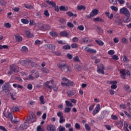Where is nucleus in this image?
Masks as SVG:
<instances>
[{
    "instance_id": "nucleus-1",
    "label": "nucleus",
    "mask_w": 131,
    "mask_h": 131,
    "mask_svg": "<svg viewBox=\"0 0 131 131\" xmlns=\"http://www.w3.org/2000/svg\"><path fill=\"white\" fill-rule=\"evenodd\" d=\"M16 72H19V67L15 64H12L10 66V70L8 72V74L12 75L13 73H16Z\"/></svg>"
},
{
    "instance_id": "nucleus-2",
    "label": "nucleus",
    "mask_w": 131,
    "mask_h": 131,
    "mask_svg": "<svg viewBox=\"0 0 131 131\" xmlns=\"http://www.w3.org/2000/svg\"><path fill=\"white\" fill-rule=\"evenodd\" d=\"M120 13V14H122V15H124L126 17H130V12H129V10L125 7L121 8Z\"/></svg>"
},
{
    "instance_id": "nucleus-3",
    "label": "nucleus",
    "mask_w": 131,
    "mask_h": 131,
    "mask_svg": "<svg viewBox=\"0 0 131 131\" xmlns=\"http://www.w3.org/2000/svg\"><path fill=\"white\" fill-rule=\"evenodd\" d=\"M104 70H105V67H104L103 64L100 63L97 66V73L99 74L104 75L105 74Z\"/></svg>"
},
{
    "instance_id": "nucleus-4",
    "label": "nucleus",
    "mask_w": 131,
    "mask_h": 131,
    "mask_svg": "<svg viewBox=\"0 0 131 131\" xmlns=\"http://www.w3.org/2000/svg\"><path fill=\"white\" fill-rule=\"evenodd\" d=\"M98 14H99V10L95 9L93 10L91 12H90V15H86V18L91 19L92 17H95V16H96V15H98Z\"/></svg>"
},
{
    "instance_id": "nucleus-5",
    "label": "nucleus",
    "mask_w": 131,
    "mask_h": 131,
    "mask_svg": "<svg viewBox=\"0 0 131 131\" xmlns=\"http://www.w3.org/2000/svg\"><path fill=\"white\" fill-rule=\"evenodd\" d=\"M46 3L50 6H52L53 8H54V10L56 12H59V6H56V3L49 0H47Z\"/></svg>"
},
{
    "instance_id": "nucleus-6",
    "label": "nucleus",
    "mask_w": 131,
    "mask_h": 131,
    "mask_svg": "<svg viewBox=\"0 0 131 131\" xmlns=\"http://www.w3.org/2000/svg\"><path fill=\"white\" fill-rule=\"evenodd\" d=\"M107 83L108 84H112L111 86L112 90H116L117 89V81H108Z\"/></svg>"
},
{
    "instance_id": "nucleus-7",
    "label": "nucleus",
    "mask_w": 131,
    "mask_h": 131,
    "mask_svg": "<svg viewBox=\"0 0 131 131\" xmlns=\"http://www.w3.org/2000/svg\"><path fill=\"white\" fill-rule=\"evenodd\" d=\"M100 110H101V105H100V104H97L92 112L93 116H95L96 114H98V113L100 112Z\"/></svg>"
},
{
    "instance_id": "nucleus-8",
    "label": "nucleus",
    "mask_w": 131,
    "mask_h": 131,
    "mask_svg": "<svg viewBox=\"0 0 131 131\" xmlns=\"http://www.w3.org/2000/svg\"><path fill=\"white\" fill-rule=\"evenodd\" d=\"M20 63L22 66H27L28 65H29L30 63H31V59H26L21 60L20 61Z\"/></svg>"
},
{
    "instance_id": "nucleus-9",
    "label": "nucleus",
    "mask_w": 131,
    "mask_h": 131,
    "mask_svg": "<svg viewBox=\"0 0 131 131\" xmlns=\"http://www.w3.org/2000/svg\"><path fill=\"white\" fill-rule=\"evenodd\" d=\"M120 74L122 79H125V77H126V71L125 69L121 70L120 71Z\"/></svg>"
},
{
    "instance_id": "nucleus-10",
    "label": "nucleus",
    "mask_w": 131,
    "mask_h": 131,
    "mask_svg": "<svg viewBox=\"0 0 131 131\" xmlns=\"http://www.w3.org/2000/svg\"><path fill=\"white\" fill-rule=\"evenodd\" d=\"M84 50L88 53H90V54H96L97 53V51H96V50L90 48L89 47H85Z\"/></svg>"
},
{
    "instance_id": "nucleus-11",
    "label": "nucleus",
    "mask_w": 131,
    "mask_h": 131,
    "mask_svg": "<svg viewBox=\"0 0 131 131\" xmlns=\"http://www.w3.org/2000/svg\"><path fill=\"white\" fill-rule=\"evenodd\" d=\"M25 34L28 38H32L34 37V35L31 33L29 31H25Z\"/></svg>"
},
{
    "instance_id": "nucleus-12",
    "label": "nucleus",
    "mask_w": 131,
    "mask_h": 131,
    "mask_svg": "<svg viewBox=\"0 0 131 131\" xmlns=\"http://www.w3.org/2000/svg\"><path fill=\"white\" fill-rule=\"evenodd\" d=\"M75 94H76V91L75 90H70L67 92L68 97H71L72 96H74Z\"/></svg>"
},
{
    "instance_id": "nucleus-13",
    "label": "nucleus",
    "mask_w": 131,
    "mask_h": 131,
    "mask_svg": "<svg viewBox=\"0 0 131 131\" xmlns=\"http://www.w3.org/2000/svg\"><path fill=\"white\" fill-rule=\"evenodd\" d=\"M16 41H17L18 42H20V41H22V36H21L19 34H16L14 35Z\"/></svg>"
},
{
    "instance_id": "nucleus-14",
    "label": "nucleus",
    "mask_w": 131,
    "mask_h": 131,
    "mask_svg": "<svg viewBox=\"0 0 131 131\" xmlns=\"http://www.w3.org/2000/svg\"><path fill=\"white\" fill-rule=\"evenodd\" d=\"M29 120H30V121H31L32 122H35V120H36L35 116H34V114H33V113L30 114Z\"/></svg>"
},
{
    "instance_id": "nucleus-15",
    "label": "nucleus",
    "mask_w": 131,
    "mask_h": 131,
    "mask_svg": "<svg viewBox=\"0 0 131 131\" xmlns=\"http://www.w3.org/2000/svg\"><path fill=\"white\" fill-rule=\"evenodd\" d=\"M48 130L50 131H56V128L53 125H49L47 127Z\"/></svg>"
},
{
    "instance_id": "nucleus-16",
    "label": "nucleus",
    "mask_w": 131,
    "mask_h": 131,
    "mask_svg": "<svg viewBox=\"0 0 131 131\" xmlns=\"http://www.w3.org/2000/svg\"><path fill=\"white\" fill-rule=\"evenodd\" d=\"M66 86H73V84H74V83L69 80L68 79H66Z\"/></svg>"
},
{
    "instance_id": "nucleus-17",
    "label": "nucleus",
    "mask_w": 131,
    "mask_h": 131,
    "mask_svg": "<svg viewBox=\"0 0 131 131\" xmlns=\"http://www.w3.org/2000/svg\"><path fill=\"white\" fill-rule=\"evenodd\" d=\"M116 125L119 128H121L123 126V122L122 121H119L116 122Z\"/></svg>"
},
{
    "instance_id": "nucleus-18",
    "label": "nucleus",
    "mask_w": 131,
    "mask_h": 131,
    "mask_svg": "<svg viewBox=\"0 0 131 131\" xmlns=\"http://www.w3.org/2000/svg\"><path fill=\"white\" fill-rule=\"evenodd\" d=\"M77 9L78 11H81L82 10L85 11V9H86V7L84 5H78Z\"/></svg>"
},
{
    "instance_id": "nucleus-19",
    "label": "nucleus",
    "mask_w": 131,
    "mask_h": 131,
    "mask_svg": "<svg viewBox=\"0 0 131 131\" xmlns=\"http://www.w3.org/2000/svg\"><path fill=\"white\" fill-rule=\"evenodd\" d=\"M94 21H95L96 22H102L103 23H104V22H105V21L104 20V19L102 18H100L99 17L94 18L93 19Z\"/></svg>"
},
{
    "instance_id": "nucleus-20",
    "label": "nucleus",
    "mask_w": 131,
    "mask_h": 131,
    "mask_svg": "<svg viewBox=\"0 0 131 131\" xmlns=\"http://www.w3.org/2000/svg\"><path fill=\"white\" fill-rule=\"evenodd\" d=\"M67 14H68V16H69V17H77V14H74L73 13H72V12L71 11H68L67 12Z\"/></svg>"
},
{
    "instance_id": "nucleus-21",
    "label": "nucleus",
    "mask_w": 131,
    "mask_h": 131,
    "mask_svg": "<svg viewBox=\"0 0 131 131\" xmlns=\"http://www.w3.org/2000/svg\"><path fill=\"white\" fill-rule=\"evenodd\" d=\"M57 66L59 68H60L62 70V71H63V70H65V68L66 67V64H61L60 63H58Z\"/></svg>"
},
{
    "instance_id": "nucleus-22",
    "label": "nucleus",
    "mask_w": 131,
    "mask_h": 131,
    "mask_svg": "<svg viewBox=\"0 0 131 131\" xmlns=\"http://www.w3.org/2000/svg\"><path fill=\"white\" fill-rule=\"evenodd\" d=\"M39 101L41 103V104H42L43 105H45L46 104V102H45V97L43 96V95L40 96L39 98Z\"/></svg>"
},
{
    "instance_id": "nucleus-23",
    "label": "nucleus",
    "mask_w": 131,
    "mask_h": 131,
    "mask_svg": "<svg viewBox=\"0 0 131 131\" xmlns=\"http://www.w3.org/2000/svg\"><path fill=\"white\" fill-rule=\"evenodd\" d=\"M89 42V38L88 37H84L81 39L80 42L81 43H85V42Z\"/></svg>"
},
{
    "instance_id": "nucleus-24",
    "label": "nucleus",
    "mask_w": 131,
    "mask_h": 131,
    "mask_svg": "<svg viewBox=\"0 0 131 131\" xmlns=\"http://www.w3.org/2000/svg\"><path fill=\"white\" fill-rule=\"evenodd\" d=\"M50 35H51L52 37H57L58 34L56 32L51 31L49 33Z\"/></svg>"
},
{
    "instance_id": "nucleus-25",
    "label": "nucleus",
    "mask_w": 131,
    "mask_h": 131,
    "mask_svg": "<svg viewBox=\"0 0 131 131\" xmlns=\"http://www.w3.org/2000/svg\"><path fill=\"white\" fill-rule=\"evenodd\" d=\"M105 14L106 15V16H107V17H108V18H109L110 19V20H111L113 18V14L112 13H111L110 14V12H106L105 13Z\"/></svg>"
},
{
    "instance_id": "nucleus-26",
    "label": "nucleus",
    "mask_w": 131,
    "mask_h": 131,
    "mask_svg": "<svg viewBox=\"0 0 131 131\" xmlns=\"http://www.w3.org/2000/svg\"><path fill=\"white\" fill-rule=\"evenodd\" d=\"M12 85H13V87L15 88V89L16 88H17V89H20V90L23 89V86H22L20 84H16V83H14V84H13Z\"/></svg>"
},
{
    "instance_id": "nucleus-27",
    "label": "nucleus",
    "mask_w": 131,
    "mask_h": 131,
    "mask_svg": "<svg viewBox=\"0 0 131 131\" xmlns=\"http://www.w3.org/2000/svg\"><path fill=\"white\" fill-rule=\"evenodd\" d=\"M95 42H96L97 45H99V46H100V47H103V46H104V42L102 41L96 39L95 40Z\"/></svg>"
},
{
    "instance_id": "nucleus-28",
    "label": "nucleus",
    "mask_w": 131,
    "mask_h": 131,
    "mask_svg": "<svg viewBox=\"0 0 131 131\" xmlns=\"http://www.w3.org/2000/svg\"><path fill=\"white\" fill-rule=\"evenodd\" d=\"M51 83L50 81H47L46 82L44 83V84L45 86H47V88H48V89H50V90H52V86H50L49 84Z\"/></svg>"
},
{
    "instance_id": "nucleus-29",
    "label": "nucleus",
    "mask_w": 131,
    "mask_h": 131,
    "mask_svg": "<svg viewBox=\"0 0 131 131\" xmlns=\"http://www.w3.org/2000/svg\"><path fill=\"white\" fill-rule=\"evenodd\" d=\"M124 89L126 90V92H131L130 87L128 85L125 84L124 85Z\"/></svg>"
},
{
    "instance_id": "nucleus-30",
    "label": "nucleus",
    "mask_w": 131,
    "mask_h": 131,
    "mask_svg": "<svg viewBox=\"0 0 131 131\" xmlns=\"http://www.w3.org/2000/svg\"><path fill=\"white\" fill-rule=\"evenodd\" d=\"M116 23H118V25H120V26H123V24H122L123 23V20H122V19L121 18L118 19V20H116Z\"/></svg>"
},
{
    "instance_id": "nucleus-31",
    "label": "nucleus",
    "mask_w": 131,
    "mask_h": 131,
    "mask_svg": "<svg viewBox=\"0 0 131 131\" xmlns=\"http://www.w3.org/2000/svg\"><path fill=\"white\" fill-rule=\"evenodd\" d=\"M5 116L8 118H9L10 119H11V121H13V118L14 116H13V114L12 113H9L7 116Z\"/></svg>"
},
{
    "instance_id": "nucleus-32",
    "label": "nucleus",
    "mask_w": 131,
    "mask_h": 131,
    "mask_svg": "<svg viewBox=\"0 0 131 131\" xmlns=\"http://www.w3.org/2000/svg\"><path fill=\"white\" fill-rule=\"evenodd\" d=\"M129 17L130 16H126L124 18L123 21L124 23H128V22L130 21V18Z\"/></svg>"
},
{
    "instance_id": "nucleus-33",
    "label": "nucleus",
    "mask_w": 131,
    "mask_h": 131,
    "mask_svg": "<svg viewBox=\"0 0 131 131\" xmlns=\"http://www.w3.org/2000/svg\"><path fill=\"white\" fill-rule=\"evenodd\" d=\"M47 48H49V49H51V50H52V51H54V50L56 49V47H55L52 44H48Z\"/></svg>"
},
{
    "instance_id": "nucleus-34",
    "label": "nucleus",
    "mask_w": 131,
    "mask_h": 131,
    "mask_svg": "<svg viewBox=\"0 0 131 131\" xmlns=\"http://www.w3.org/2000/svg\"><path fill=\"white\" fill-rule=\"evenodd\" d=\"M123 61L124 62V63H128L129 62V60L126 55L123 56Z\"/></svg>"
},
{
    "instance_id": "nucleus-35",
    "label": "nucleus",
    "mask_w": 131,
    "mask_h": 131,
    "mask_svg": "<svg viewBox=\"0 0 131 131\" xmlns=\"http://www.w3.org/2000/svg\"><path fill=\"white\" fill-rule=\"evenodd\" d=\"M21 22L23 23V24H28V23H29V20L27 19L22 18L21 19Z\"/></svg>"
},
{
    "instance_id": "nucleus-36",
    "label": "nucleus",
    "mask_w": 131,
    "mask_h": 131,
    "mask_svg": "<svg viewBox=\"0 0 131 131\" xmlns=\"http://www.w3.org/2000/svg\"><path fill=\"white\" fill-rule=\"evenodd\" d=\"M41 71L42 72H43V73H50V71L49 70V69L46 68H42L41 69Z\"/></svg>"
},
{
    "instance_id": "nucleus-37",
    "label": "nucleus",
    "mask_w": 131,
    "mask_h": 131,
    "mask_svg": "<svg viewBox=\"0 0 131 131\" xmlns=\"http://www.w3.org/2000/svg\"><path fill=\"white\" fill-rule=\"evenodd\" d=\"M8 88H9V83H6L3 86V89L4 91H7V90H8Z\"/></svg>"
},
{
    "instance_id": "nucleus-38",
    "label": "nucleus",
    "mask_w": 131,
    "mask_h": 131,
    "mask_svg": "<svg viewBox=\"0 0 131 131\" xmlns=\"http://www.w3.org/2000/svg\"><path fill=\"white\" fill-rule=\"evenodd\" d=\"M4 26L6 28H11L12 27V25L10 23H6L4 24Z\"/></svg>"
},
{
    "instance_id": "nucleus-39",
    "label": "nucleus",
    "mask_w": 131,
    "mask_h": 131,
    "mask_svg": "<svg viewBox=\"0 0 131 131\" xmlns=\"http://www.w3.org/2000/svg\"><path fill=\"white\" fill-rule=\"evenodd\" d=\"M49 29H51V26L50 25L45 24V31L46 30H49Z\"/></svg>"
},
{
    "instance_id": "nucleus-40",
    "label": "nucleus",
    "mask_w": 131,
    "mask_h": 131,
    "mask_svg": "<svg viewBox=\"0 0 131 131\" xmlns=\"http://www.w3.org/2000/svg\"><path fill=\"white\" fill-rule=\"evenodd\" d=\"M28 127V125H27V123L25 122L23 124V129H27V128Z\"/></svg>"
},
{
    "instance_id": "nucleus-41",
    "label": "nucleus",
    "mask_w": 131,
    "mask_h": 131,
    "mask_svg": "<svg viewBox=\"0 0 131 131\" xmlns=\"http://www.w3.org/2000/svg\"><path fill=\"white\" fill-rule=\"evenodd\" d=\"M85 126V128L86 129V130H88L90 131L91 130V126H90V125H89V124L86 123L84 125Z\"/></svg>"
},
{
    "instance_id": "nucleus-42",
    "label": "nucleus",
    "mask_w": 131,
    "mask_h": 131,
    "mask_svg": "<svg viewBox=\"0 0 131 131\" xmlns=\"http://www.w3.org/2000/svg\"><path fill=\"white\" fill-rule=\"evenodd\" d=\"M111 10H112L113 11H114L115 12H117V11H118V8H117V7L114 6H111Z\"/></svg>"
},
{
    "instance_id": "nucleus-43",
    "label": "nucleus",
    "mask_w": 131,
    "mask_h": 131,
    "mask_svg": "<svg viewBox=\"0 0 131 131\" xmlns=\"http://www.w3.org/2000/svg\"><path fill=\"white\" fill-rule=\"evenodd\" d=\"M127 41H128L127 39H126V38H123L122 39V42L124 45H127Z\"/></svg>"
},
{
    "instance_id": "nucleus-44",
    "label": "nucleus",
    "mask_w": 131,
    "mask_h": 131,
    "mask_svg": "<svg viewBox=\"0 0 131 131\" xmlns=\"http://www.w3.org/2000/svg\"><path fill=\"white\" fill-rule=\"evenodd\" d=\"M21 51L22 52H28V48H27V47H26V46H23L21 48Z\"/></svg>"
},
{
    "instance_id": "nucleus-45",
    "label": "nucleus",
    "mask_w": 131,
    "mask_h": 131,
    "mask_svg": "<svg viewBox=\"0 0 131 131\" xmlns=\"http://www.w3.org/2000/svg\"><path fill=\"white\" fill-rule=\"evenodd\" d=\"M110 3L113 5H117L118 0H109Z\"/></svg>"
},
{
    "instance_id": "nucleus-46",
    "label": "nucleus",
    "mask_w": 131,
    "mask_h": 131,
    "mask_svg": "<svg viewBox=\"0 0 131 131\" xmlns=\"http://www.w3.org/2000/svg\"><path fill=\"white\" fill-rule=\"evenodd\" d=\"M31 63V65L32 66V67H38V64H36V63L34 62H30Z\"/></svg>"
},
{
    "instance_id": "nucleus-47",
    "label": "nucleus",
    "mask_w": 131,
    "mask_h": 131,
    "mask_svg": "<svg viewBox=\"0 0 131 131\" xmlns=\"http://www.w3.org/2000/svg\"><path fill=\"white\" fill-rule=\"evenodd\" d=\"M112 58L113 60H119V58L116 55H113L112 56Z\"/></svg>"
},
{
    "instance_id": "nucleus-48",
    "label": "nucleus",
    "mask_w": 131,
    "mask_h": 131,
    "mask_svg": "<svg viewBox=\"0 0 131 131\" xmlns=\"http://www.w3.org/2000/svg\"><path fill=\"white\" fill-rule=\"evenodd\" d=\"M108 55H110V56H112L113 55H114L115 54V52L114 50H111L108 51Z\"/></svg>"
},
{
    "instance_id": "nucleus-49",
    "label": "nucleus",
    "mask_w": 131,
    "mask_h": 131,
    "mask_svg": "<svg viewBox=\"0 0 131 131\" xmlns=\"http://www.w3.org/2000/svg\"><path fill=\"white\" fill-rule=\"evenodd\" d=\"M71 47L72 49H77L78 46H77V44H76V43H73L71 45Z\"/></svg>"
},
{
    "instance_id": "nucleus-50",
    "label": "nucleus",
    "mask_w": 131,
    "mask_h": 131,
    "mask_svg": "<svg viewBox=\"0 0 131 131\" xmlns=\"http://www.w3.org/2000/svg\"><path fill=\"white\" fill-rule=\"evenodd\" d=\"M9 46L8 45H0V50H3V49H8Z\"/></svg>"
},
{
    "instance_id": "nucleus-51",
    "label": "nucleus",
    "mask_w": 131,
    "mask_h": 131,
    "mask_svg": "<svg viewBox=\"0 0 131 131\" xmlns=\"http://www.w3.org/2000/svg\"><path fill=\"white\" fill-rule=\"evenodd\" d=\"M67 26H68V27H70V28H73V27H74V25H73V24L70 22L68 23Z\"/></svg>"
},
{
    "instance_id": "nucleus-52",
    "label": "nucleus",
    "mask_w": 131,
    "mask_h": 131,
    "mask_svg": "<svg viewBox=\"0 0 131 131\" xmlns=\"http://www.w3.org/2000/svg\"><path fill=\"white\" fill-rule=\"evenodd\" d=\"M27 80H33V76H32V74L29 75L28 77L27 78Z\"/></svg>"
},
{
    "instance_id": "nucleus-53",
    "label": "nucleus",
    "mask_w": 131,
    "mask_h": 131,
    "mask_svg": "<svg viewBox=\"0 0 131 131\" xmlns=\"http://www.w3.org/2000/svg\"><path fill=\"white\" fill-rule=\"evenodd\" d=\"M38 28L42 31H45V24L42 25V26H40V25H39L38 26Z\"/></svg>"
},
{
    "instance_id": "nucleus-54",
    "label": "nucleus",
    "mask_w": 131,
    "mask_h": 131,
    "mask_svg": "<svg viewBox=\"0 0 131 131\" xmlns=\"http://www.w3.org/2000/svg\"><path fill=\"white\" fill-rule=\"evenodd\" d=\"M66 105L70 106V107H73V104L69 101H66Z\"/></svg>"
},
{
    "instance_id": "nucleus-55",
    "label": "nucleus",
    "mask_w": 131,
    "mask_h": 131,
    "mask_svg": "<svg viewBox=\"0 0 131 131\" xmlns=\"http://www.w3.org/2000/svg\"><path fill=\"white\" fill-rule=\"evenodd\" d=\"M78 29H79V30H81V31H83V30H84V27L82 25L79 26L78 27Z\"/></svg>"
},
{
    "instance_id": "nucleus-56",
    "label": "nucleus",
    "mask_w": 131,
    "mask_h": 131,
    "mask_svg": "<svg viewBox=\"0 0 131 131\" xmlns=\"http://www.w3.org/2000/svg\"><path fill=\"white\" fill-rule=\"evenodd\" d=\"M73 60L74 62H80V60H79V58L76 56L74 58Z\"/></svg>"
},
{
    "instance_id": "nucleus-57",
    "label": "nucleus",
    "mask_w": 131,
    "mask_h": 131,
    "mask_svg": "<svg viewBox=\"0 0 131 131\" xmlns=\"http://www.w3.org/2000/svg\"><path fill=\"white\" fill-rule=\"evenodd\" d=\"M32 25H35V21H34V20L33 19L30 20L29 26H32Z\"/></svg>"
},
{
    "instance_id": "nucleus-58",
    "label": "nucleus",
    "mask_w": 131,
    "mask_h": 131,
    "mask_svg": "<svg viewBox=\"0 0 131 131\" xmlns=\"http://www.w3.org/2000/svg\"><path fill=\"white\" fill-rule=\"evenodd\" d=\"M44 15L46 17H50V13H49V11L48 10H45L44 11Z\"/></svg>"
},
{
    "instance_id": "nucleus-59",
    "label": "nucleus",
    "mask_w": 131,
    "mask_h": 131,
    "mask_svg": "<svg viewBox=\"0 0 131 131\" xmlns=\"http://www.w3.org/2000/svg\"><path fill=\"white\" fill-rule=\"evenodd\" d=\"M25 8L26 9H33V6L25 4Z\"/></svg>"
},
{
    "instance_id": "nucleus-60",
    "label": "nucleus",
    "mask_w": 131,
    "mask_h": 131,
    "mask_svg": "<svg viewBox=\"0 0 131 131\" xmlns=\"http://www.w3.org/2000/svg\"><path fill=\"white\" fill-rule=\"evenodd\" d=\"M37 131H45V130H43V128H41V127H40V126H37Z\"/></svg>"
},
{
    "instance_id": "nucleus-61",
    "label": "nucleus",
    "mask_w": 131,
    "mask_h": 131,
    "mask_svg": "<svg viewBox=\"0 0 131 131\" xmlns=\"http://www.w3.org/2000/svg\"><path fill=\"white\" fill-rule=\"evenodd\" d=\"M0 4H1V5L3 6H7V2L3 0H2V2L1 1Z\"/></svg>"
},
{
    "instance_id": "nucleus-62",
    "label": "nucleus",
    "mask_w": 131,
    "mask_h": 131,
    "mask_svg": "<svg viewBox=\"0 0 131 131\" xmlns=\"http://www.w3.org/2000/svg\"><path fill=\"white\" fill-rule=\"evenodd\" d=\"M57 116H58V117H63V113L61 112H59L57 113Z\"/></svg>"
},
{
    "instance_id": "nucleus-63",
    "label": "nucleus",
    "mask_w": 131,
    "mask_h": 131,
    "mask_svg": "<svg viewBox=\"0 0 131 131\" xmlns=\"http://www.w3.org/2000/svg\"><path fill=\"white\" fill-rule=\"evenodd\" d=\"M59 35L60 36H66V32L65 31L61 32Z\"/></svg>"
},
{
    "instance_id": "nucleus-64",
    "label": "nucleus",
    "mask_w": 131,
    "mask_h": 131,
    "mask_svg": "<svg viewBox=\"0 0 131 131\" xmlns=\"http://www.w3.org/2000/svg\"><path fill=\"white\" fill-rule=\"evenodd\" d=\"M58 130L59 131H64V130H65V128L61 127V126H59V127H58Z\"/></svg>"
}]
</instances>
